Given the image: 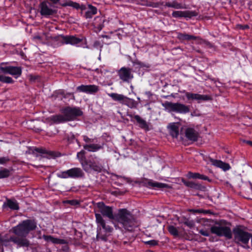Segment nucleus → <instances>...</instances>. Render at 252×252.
<instances>
[{"label":"nucleus","mask_w":252,"mask_h":252,"mask_svg":"<svg viewBox=\"0 0 252 252\" xmlns=\"http://www.w3.org/2000/svg\"><path fill=\"white\" fill-rule=\"evenodd\" d=\"M96 206L103 216L108 218L110 220H115L119 223L120 228L124 233L133 232L140 224L134 215L126 209H119L118 213L114 215L113 208L106 206L103 202H98Z\"/></svg>","instance_id":"f257e3e1"},{"label":"nucleus","mask_w":252,"mask_h":252,"mask_svg":"<svg viewBox=\"0 0 252 252\" xmlns=\"http://www.w3.org/2000/svg\"><path fill=\"white\" fill-rule=\"evenodd\" d=\"M63 115H55L47 118L45 121L51 125L59 124L74 120L77 117L81 116L83 112L77 107H66L60 110Z\"/></svg>","instance_id":"f03ea898"},{"label":"nucleus","mask_w":252,"mask_h":252,"mask_svg":"<svg viewBox=\"0 0 252 252\" xmlns=\"http://www.w3.org/2000/svg\"><path fill=\"white\" fill-rule=\"evenodd\" d=\"M35 223L29 220L23 221L21 223L12 228V231L16 235V236H13V238L25 240L28 242L27 246H18L19 247H27L30 245V242L26 237L30 231L35 229Z\"/></svg>","instance_id":"7ed1b4c3"},{"label":"nucleus","mask_w":252,"mask_h":252,"mask_svg":"<svg viewBox=\"0 0 252 252\" xmlns=\"http://www.w3.org/2000/svg\"><path fill=\"white\" fill-rule=\"evenodd\" d=\"M55 47H59L64 44H70L77 47H86V42L83 44V38L76 35L60 34L53 37Z\"/></svg>","instance_id":"20e7f679"},{"label":"nucleus","mask_w":252,"mask_h":252,"mask_svg":"<svg viewBox=\"0 0 252 252\" xmlns=\"http://www.w3.org/2000/svg\"><path fill=\"white\" fill-rule=\"evenodd\" d=\"M230 226V223L224 220L216 221L215 225L211 227V232L218 236H224L229 239L232 237Z\"/></svg>","instance_id":"39448f33"},{"label":"nucleus","mask_w":252,"mask_h":252,"mask_svg":"<svg viewBox=\"0 0 252 252\" xmlns=\"http://www.w3.org/2000/svg\"><path fill=\"white\" fill-rule=\"evenodd\" d=\"M95 216L98 227H102V229L100 227L99 229L97 230L96 239L98 240H101L104 241H106L108 236L110 235L113 231V228L109 225H106L104 220L100 214H95Z\"/></svg>","instance_id":"423d86ee"},{"label":"nucleus","mask_w":252,"mask_h":252,"mask_svg":"<svg viewBox=\"0 0 252 252\" xmlns=\"http://www.w3.org/2000/svg\"><path fill=\"white\" fill-rule=\"evenodd\" d=\"M234 240L235 242L245 249H249L248 245L250 239H251L252 235L239 227L235 228L233 230Z\"/></svg>","instance_id":"0eeeda50"},{"label":"nucleus","mask_w":252,"mask_h":252,"mask_svg":"<svg viewBox=\"0 0 252 252\" xmlns=\"http://www.w3.org/2000/svg\"><path fill=\"white\" fill-rule=\"evenodd\" d=\"M22 73V68L20 66L9 65L7 62L0 63V74H10L17 78L21 75Z\"/></svg>","instance_id":"6e6552de"},{"label":"nucleus","mask_w":252,"mask_h":252,"mask_svg":"<svg viewBox=\"0 0 252 252\" xmlns=\"http://www.w3.org/2000/svg\"><path fill=\"white\" fill-rule=\"evenodd\" d=\"M49 2L44 0L41 2L39 5L40 15L45 18H50L57 14V10L53 9L49 6Z\"/></svg>","instance_id":"1a4fd4ad"},{"label":"nucleus","mask_w":252,"mask_h":252,"mask_svg":"<svg viewBox=\"0 0 252 252\" xmlns=\"http://www.w3.org/2000/svg\"><path fill=\"white\" fill-rule=\"evenodd\" d=\"M58 177L61 178H79L84 176V173L80 168H73L68 170L62 172L57 175Z\"/></svg>","instance_id":"9d476101"},{"label":"nucleus","mask_w":252,"mask_h":252,"mask_svg":"<svg viewBox=\"0 0 252 252\" xmlns=\"http://www.w3.org/2000/svg\"><path fill=\"white\" fill-rule=\"evenodd\" d=\"M166 109H168L170 111H174L180 113H186L189 111V108L181 103H172L166 102L163 104Z\"/></svg>","instance_id":"9b49d317"},{"label":"nucleus","mask_w":252,"mask_h":252,"mask_svg":"<svg viewBox=\"0 0 252 252\" xmlns=\"http://www.w3.org/2000/svg\"><path fill=\"white\" fill-rule=\"evenodd\" d=\"M132 69L128 67H122L117 73L120 79L124 82L129 83L133 78Z\"/></svg>","instance_id":"f8f14e48"},{"label":"nucleus","mask_w":252,"mask_h":252,"mask_svg":"<svg viewBox=\"0 0 252 252\" xmlns=\"http://www.w3.org/2000/svg\"><path fill=\"white\" fill-rule=\"evenodd\" d=\"M82 166L86 171H88L90 169H92L95 171L100 172L102 169V166L101 164L91 160H85L84 162H82Z\"/></svg>","instance_id":"ddd939ff"},{"label":"nucleus","mask_w":252,"mask_h":252,"mask_svg":"<svg viewBox=\"0 0 252 252\" xmlns=\"http://www.w3.org/2000/svg\"><path fill=\"white\" fill-rule=\"evenodd\" d=\"M198 15V13L195 11H174L172 13L174 18H188L189 19Z\"/></svg>","instance_id":"4468645a"},{"label":"nucleus","mask_w":252,"mask_h":252,"mask_svg":"<svg viewBox=\"0 0 252 252\" xmlns=\"http://www.w3.org/2000/svg\"><path fill=\"white\" fill-rule=\"evenodd\" d=\"M76 90L86 94H94L98 92L99 87L95 85H81L76 88Z\"/></svg>","instance_id":"2eb2a0df"},{"label":"nucleus","mask_w":252,"mask_h":252,"mask_svg":"<svg viewBox=\"0 0 252 252\" xmlns=\"http://www.w3.org/2000/svg\"><path fill=\"white\" fill-rule=\"evenodd\" d=\"M112 98L119 101L120 102L127 105L129 107H133L135 106L136 103L132 99L129 98L124 95H111Z\"/></svg>","instance_id":"dca6fc26"},{"label":"nucleus","mask_w":252,"mask_h":252,"mask_svg":"<svg viewBox=\"0 0 252 252\" xmlns=\"http://www.w3.org/2000/svg\"><path fill=\"white\" fill-rule=\"evenodd\" d=\"M209 160L213 165L217 167H219L224 171L228 170L230 168V166L229 164L224 162L220 160L214 159L211 158H209Z\"/></svg>","instance_id":"f3484780"},{"label":"nucleus","mask_w":252,"mask_h":252,"mask_svg":"<svg viewBox=\"0 0 252 252\" xmlns=\"http://www.w3.org/2000/svg\"><path fill=\"white\" fill-rule=\"evenodd\" d=\"M187 98L190 102L196 100L198 103L212 99L210 95H187Z\"/></svg>","instance_id":"a211bd4d"},{"label":"nucleus","mask_w":252,"mask_h":252,"mask_svg":"<svg viewBox=\"0 0 252 252\" xmlns=\"http://www.w3.org/2000/svg\"><path fill=\"white\" fill-rule=\"evenodd\" d=\"M186 136L188 139L191 141H197L198 133L194 129L191 128H188L186 130Z\"/></svg>","instance_id":"6ab92c4d"},{"label":"nucleus","mask_w":252,"mask_h":252,"mask_svg":"<svg viewBox=\"0 0 252 252\" xmlns=\"http://www.w3.org/2000/svg\"><path fill=\"white\" fill-rule=\"evenodd\" d=\"M177 38L181 42L185 41H190L191 40H196L198 37L197 36L189 35L186 33L178 32L177 33Z\"/></svg>","instance_id":"aec40b11"},{"label":"nucleus","mask_w":252,"mask_h":252,"mask_svg":"<svg viewBox=\"0 0 252 252\" xmlns=\"http://www.w3.org/2000/svg\"><path fill=\"white\" fill-rule=\"evenodd\" d=\"M131 63L133 66H136L135 68H149L151 66L149 63L142 62L137 59L132 61Z\"/></svg>","instance_id":"412c9836"},{"label":"nucleus","mask_w":252,"mask_h":252,"mask_svg":"<svg viewBox=\"0 0 252 252\" xmlns=\"http://www.w3.org/2000/svg\"><path fill=\"white\" fill-rule=\"evenodd\" d=\"M88 6L89 10L85 12L84 16L86 19H91L92 18L93 15L97 14V9L96 7L90 4H88Z\"/></svg>","instance_id":"4be33fe9"},{"label":"nucleus","mask_w":252,"mask_h":252,"mask_svg":"<svg viewBox=\"0 0 252 252\" xmlns=\"http://www.w3.org/2000/svg\"><path fill=\"white\" fill-rule=\"evenodd\" d=\"M170 133L173 137H177L179 134V126L175 123H171L168 126Z\"/></svg>","instance_id":"5701e85b"},{"label":"nucleus","mask_w":252,"mask_h":252,"mask_svg":"<svg viewBox=\"0 0 252 252\" xmlns=\"http://www.w3.org/2000/svg\"><path fill=\"white\" fill-rule=\"evenodd\" d=\"M182 182L188 187L190 188L197 189V190H201L202 189V187L201 185L198 183H196L193 182L186 181L184 179H182Z\"/></svg>","instance_id":"b1692460"},{"label":"nucleus","mask_w":252,"mask_h":252,"mask_svg":"<svg viewBox=\"0 0 252 252\" xmlns=\"http://www.w3.org/2000/svg\"><path fill=\"white\" fill-rule=\"evenodd\" d=\"M147 184L149 186L154 187V188L156 187V188H160V189H162V188L171 189L172 188L171 186H170L167 184L161 183H158V182H153L152 181H148Z\"/></svg>","instance_id":"393cba45"},{"label":"nucleus","mask_w":252,"mask_h":252,"mask_svg":"<svg viewBox=\"0 0 252 252\" xmlns=\"http://www.w3.org/2000/svg\"><path fill=\"white\" fill-rule=\"evenodd\" d=\"M134 119L137 121V123L139 124V126L143 129L146 130L148 129V125L147 124L146 122L142 119L139 116L135 115L134 117Z\"/></svg>","instance_id":"a878e982"},{"label":"nucleus","mask_w":252,"mask_h":252,"mask_svg":"<svg viewBox=\"0 0 252 252\" xmlns=\"http://www.w3.org/2000/svg\"><path fill=\"white\" fill-rule=\"evenodd\" d=\"M44 238L47 242H51L55 244H65V241L63 239L54 238L51 236H44Z\"/></svg>","instance_id":"bb28decb"},{"label":"nucleus","mask_w":252,"mask_h":252,"mask_svg":"<svg viewBox=\"0 0 252 252\" xmlns=\"http://www.w3.org/2000/svg\"><path fill=\"white\" fill-rule=\"evenodd\" d=\"M165 6L168 7H172L175 9H182L183 6L181 3H178L177 1L174 0L172 2H166Z\"/></svg>","instance_id":"cd10ccee"},{"label":"nucleus","mask_w":252,"mask_h":252,"mask_svg":"<svg viewBox=\"0 0 252 252\" xmlns=\"http://www.w3.org/2000/svg\"><path fill=\"white\" fill-rule=\"evenodd\" d=\"M85 149L90 152H94L101 148V146L97 144H89L84 146Z\"/></svg>","instance_id":"c85d7f7f"},{"label":"nucleus","mask_w":252,"mask_h":252,"mask_svg":"<svg viewBox=\"0 0 252 252\" xmlns=\"http://www.w3.org/2000/svg\"><path fill=\"white\" fill-rule=\"evenodd\" d=\"M5 206L9 207L10 209L13 210H18L19 207L18 204L16 202L11 201V200H8L7 203H4L3 205V207Z\"/></svg>","instance_id":"c756f323"},{"label":"nucleus","mask_w":252,"mask_h":252,"mask_svg":"<svg viewBox=\"0 0 252 252\" xmlns=\"http://www.w3.org/2000/svg\"><path fill=\"white\" fill-rule=\"evenodd\" d=\"M163 3V2H155L152 0H146V3L145 4V5L149 7H151L153 8H158L160 5H162Z\"/></svg>","instance_id":"7c9ffc66"},{"label":"nucleus","mask_w":252,"mask_h":252,"mask_svg":"<svg viewBox=\"0 0 252 252\" xmlns=\"http://www.w3.org/2000/svg\"><path fill=\"white\" fill-rule=\"evenodd\" d=\"M0 82L4 83L13 84L14 81L10 77L0 74Z\"/></svg>","instance_id":"2f4dec72"},{"label":"nucleus","mask_w":252,"mask_h":252,"mask_svg":"<svg viewBox=\"0 0 252 252\" xmlns=\"http://www.w3.org/2000/svg\"><path fill=\"white\" fill-rule=\"evenodd\" d=\"M59 3L63 7L70 6L73 8L75 6V2L71 0H64Z\"/></svg>","instance_id":"473e14b6"},{"label":"nucleus","mask_w":252,"mask_h":252,"mask_svg":"<svg viewBox=\"0 0 252 252\" xmlns=\"http://www.w3.org/2000/svg\"><path fill=\"white\" fill-rule=\"evenodd\" d=\"M167 228L169 233L174 236L177 237L179 236V230L176 227L173 225H169Z\"/></svg>","instance_id":"72a5a7b5"},{"label":"nucleus","mask_w":252,"mask_h":252,"mask_svg":"<svg viewBox=\"0 0 252 252\" xmlns=\"http://www.w3.org/2000/svg\"><path fill=\"white\" fill-rule=\"evenodd\" d=\"M10 175V171L7 169H3L0 170V179L6 178Z\"/></svg>","instance_id":"f704fd0d"},{"label":"nucleus","mask_w":252,"mask_h":252,"mask_svg":"<svg viewBox=\"0 0 252 252\" xmlns=\"http://www.w3.org/2000/svg\"><path fill=\"white\" fill-rule=\"evenodd\" d=\"M189 211L192 212L193 213H204V214H211V212L210 210H204L203 209H189Z\"/></svg>","instance_id":"c9c22d12"},{"label":"nucleus","mask_w":252,"mask_h":252,"mask_svg":"<svg viewBox=\"0 0 252 252\" xmlns=\"http://www.w3.org/2000/svg\"><path fill=\"white\" fill-rule=\"evenodd\" d=\"M85 154V152L83 150L79 152L77 155V158L81 161V163L84 162L85 160H86Z\"/></svg>","instance_id":"e433bc0d"},{"label":"nucleus","mask_w":252,"mask_h":252,"mask_svg":"<svg viewBox=\"0 0 252 252\" xmlns=\"http://www.w3.org/2000/svg\"><path fill=\"white\" fill-rule=\"evenodd\" d=\"M75 6L73 7V8L78 10L81 9L82 11L85 10L86 9V6L84 4L80 5L79 3L75 2Z\"/></svg>","instance_id":"4c0bfd02"},{"label":"nucleus","mask_w":252,"mask_h":252,"mask_svg":"<svg viewBox=\"0 0 252 252\" xmlns=\"http://www.w3.org/2000/svg\"><path fill=\"white\" fill-rule=\"evenodd\" d=\"M187 177L189 178H199V173H192L191 172H189L187 174Z\"/></svg>","instance_id":"58836bf2"},{"label":"nucleus","mask_w":252,"mask_h":252,"mask_svg":"<svg viewBox=\"0 0 252 252\" xmlns=\"http://www.w3.org/2000/svg\"><path fill=\"white\" fill-rule=\"evenodd\" d=\"M145 244L149 245L150 246H155L158 245V241L155 240H152L148 241L145 242Z\"/></svg>","instance_id":"ea45409f"},{"label":"nucleus","mask_w":252,"mask_h":252,"mask_svg":"<svg viewBox=\"0 0 252 252\" xmlns=\"http://www.w3.org/2000/svg\"><path fill=\"white\" fill-rule=\"evenodd\" d=\"M184 223L189 228L194 227L195 225L193 220H187L185 221H184Z\"/></svg>","instance_id":"a19ab883"},{"label":"nucleus","mask_w":252,"mask_h":252,"mask_svg":"<svg viewBox=\"0 0 252 252\" xmlns=\"http://www.w3.org/2000/svg\"><path fill=\"white\" fill-rule=\"evenodd\" d=\"M84 140L87 143H93L95 141V139L89 138L87 136H84Z\"/></svg>","instance_id":"79ce46f5"},{"label":"nucleus","mask_w":252,"mask_h":252,"mask_svg":"<svg viewBox=\"0 0 252 252\" xmlns=\"http://www.w3.org/2000/svg\"><path fill=\"white\" fill-rule=\"evenodd\" d=\"M9 160L7 157H0V164H4Z\"/></svg>","instance_id":"37998d69"},{"label":"nucleus","mask_w":252,"mask_h":252,"mask_svg":"<svg viewBox=\"0 0 252 252\" xmlns=\"http://www.w3.org/2000/svg\"><path fill=\"white\" fill-rule=\"evenodd\" d=\"M66 202L74 206L79 204V202L76 200H67Z\"/></svg>","instance_id":"c03bdc74"},{"label":"nucleus","mask_w":252,"mask_h":252,"mask_svg":"<svg viewBox=\"0 0 252 252\" xmlns=\"http://www.w3.org/2000/svg\"><path fill=\"white\" fill-rule=\"evenodd\" d=\"M94 47L95 48H102V45H101L100 42L99 41H95L94 43Z\"/></svg>","instance_id":"a18cd8bd"},{"label":"nucleus","mask_w":252,"mask_h":252,"mask_svg":"<svg viewBox=\"0 0 252 252\" xmlns=\"http://www.w3.org/2000/svg\"><path fill=\"white\" fill-rule=\"evenodd\" d=\"M198 179H200L204 180H208L209 182L211 181V180L208 178V177L207 176H206L204 175H202V174H199Z\"/></svg>","instance_id":"49530a36"},{"label":"nucleus","mask_w":252,"mask_h":252,"mask_svg":"<svg viewBox=\"0 0 252 252\" xmlns=\"http://www.w3.org/2000/svg\"><path fill=\"white\" fill-rule=\"evenodd\" d=\"M199 233L201 235H202L203 236H208L209 235V232L207 231H204L203 230H200L199 231Z\"/></svg>","instance_id":"de8ad7c7"},{"label":"nucleus","mask_w":252,"mask_h":252,"mask_svg":"<svg viewBox=\"0 0 252 252\" xmlns=\"http://www.w3.org/2000/svg\"><path fill=\"white\" fill-rule=\"evenodd\" d=\"M35 151H36V152H38V153H45L46 152H45V150H44V149H39V148H36L35 149Z\"/></svg>","instance_id":"09e8293b"},{"label":"nucleus","mask_w":252,"mask_h":252,"mask_svg":"<svg viewBox=\"0 0 252 252\" xmlns=\"http://www.w3.org/2000/svg\"><path fill=\"white\" fill-rule=\"evenodd\" d=\"M37 78V76H34V75H30V80L31 81H34L35 80H36Z\"/></svg>","instance_id":"8fccbe9b"},{"label":"nucleus","mask_w":252,"mask_h":252,"mask_svg":"<svg viewBox=\"0 0 252 252\" xmlns=\"http://www.w3.org/2000/svg\"><path fill=\"white\" fill-rule=\"evenodd\" d=\"M50 1H51L53 4H57L58 3H59L60 2V0H49Z\"/></svg>","instance_id":"3c124183"},{"label":"nucleus","mask_w":252,"mask_h":252,"mask_svg":"<svg viewBox=\"0 0 252 252\" xmlns=\"http://www.w3.org/2000/svg\"><path fill=\"white\" fill-rule=\"evenodd\" d=\"M61 94V95H62V94H64V91H63V90H59V92L58 93H57V94Z\"/></svg>","instance_id":"603ef678"},{"label":"nucleus","mask_w":252,"mask_h":252,"mask_svg":"<svg viewBox=\"0 0 252 252\" xmlns=\"http://www.w3.org/2000/svg\"><path fill=\"white\" fill-rule=\"evenodd\" d=\"M243 142H245L247 144H249V145H251V146H252V141H251L243 140Z\"/></svg>","instance_id":"864d4df0"},{"label":"nucleus","mask_w":252,"mask_h":252,"mask_svg":"<svg viewBox=\"0 0 252 252\" xmlns=\"http://www.w3.org/2000/svg\"><path fill=\"white\" fill-rule=\"evenodd\" d=\"M249 28V26L247 25H244L243 26V29H248Z\"/></svg>","instance_id":"5fc2aeb1"},{"label":"nucleus","mask_w":252,"mask_h":252,"mask_svg":"<svg viewBox=\"0 0 252 252\" xmlns=\"http://www.w3.org/2000/svg\"><path fill=\"white\" fill-rule=\"evenodd\" d=\"M210 221H211V220H203L204 223H205V222L207 223V222H210Z\"/></svg>","instance_id":"6e6d98bb"},{"label":"nucleus","mask_w":252,"mask_h":252,"mask_svg":"<svg viewBox=\"0 0 252 252\" xmlns=\"http://www.w3.org/2000/svg\"><path fill=\"white\" fill-rule=\"evenodd\" d=\"M186 94H191V95H193V94H192V93H187Z\"/></svg>","instance_id":"4d7b16f0"},{"label":"nucleus","mask_w":252,"mask_h":252,"mask_svg":"<svg viewBox=\"0 0 252 252\" xmlns=\"http://www.w3.org/2000/svg\"><path fill=\"white\" fill-rule=\"evenodd\" d=\"M134 238V236L133 235H132L130 237H129V240H132V239H133Z\"/></svg>","instance_id":"13d9d810"},{"label":"nucleus","mask_w":252,"mask_h":252,"mask_svg":"<svg viewBox=\"0 0 252 252\" xmlns=\"http://www.w3.org/2000/svg\"><path fill=\"white\" fill-rule=\"evenodd\" d=\"M128 243V241H124V244H127Z\"/></svg>","instance_id":"bf43d9fd"},{"label":"nucleus","mask_w":252,"mask_h":252,"mask_svg":"<svg viewBox=\"0 0 252 252\" xmlns=\"http://www.w3.org/2000/svg\"><path fill=\"white\" fill-rule=\"evenodd\" d=\"M110 94L114 95V94H116V93H111Z\"/></svg>","instance_id":"052dcab7"},{"label":"nucleus","mask_w":252,"mask_h":252,"mask_svg":"<svg viewBox=\"0 0 252 252\" xmlns=\"http://www.w3.org/2000/svg\"><path fill=\"white\" fill-rule=\"evenodd\" d=\"M66 94L70 95V94H72V93H67Z\"/></svg>","instance_id":"680f3d73"},{"label":"nucleus","mask_w":252,"mask_h":252,"mask_svg":"<svg viewBox=\"0 0 252 252\" xmlns=\"http://www.w3.org/2000/svg\"><path fill=\"white\" fill-rule=\"evenodd\" d=\"M149 94V95H151L152 94H150V93H149V94Z\"/></svg>","instance_id":"e2e57ef3"}]
</instances>
